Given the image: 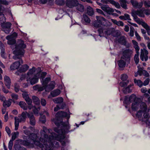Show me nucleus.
<instances>
[{"mask_svg": "<svg viewBox=\"0 0 150 150\" xmlns=\"http://www.w3.org/2000/svg\"><path fill=\"white\" fill-rule=\"evenodd\" d=\"M13 145V142L12 141L10 140L9 142L8 145V148L9 150H11Z\"/></svg>", "mask_w": 150, "mask_h": 150, "instance_id": "obj_57", "label": "nucleus"}, {"mask_svg": "<svg viewBox=\"0 0 150 150\" xmlns=\"http://www.w3.org/2000/svg\"><path fill=\"white\" fill-rule=\"evenodd\" d=\"M30 140L34 142V144L40 147H43V144L40 143V141L37 140V135L34 133H32L30 136Z\"/></svg>", "mask_w": 150, "mask_h": 150, "instance_id": "obj_5", "label": "nucleus"}, {"mask_svg": "<svg viewBox=\"0 0 150 150\" xmlns=\"http://www.w3.org/2000/svg\"><path fill=\"white\" fill-rule=\"evenodd\" d=\"M136 95L134 94L131 95L129 97L128 96H126L125 97V102L127 100L130 103L133 101L134 98H135Z\"/></svg>", "mask_w": 150, "mask_h": 150, "instance_id": "obj_11", "label": "nucleus"}, {"mask_svg": "<svg viewBox=\"0 0 150 150\" xmlns=\"http://www.w3.org/2000/svg\"><path fill=\"white\" fill-rule=\"evenodd\" d=\"M87 13L90 16H92L94 13L92 7L88 6L87 8Z\"/></svg>", "mask_w": 150, "mask_h": 150, "instance_id": "obj_19", "label": "nucleus"}, {"mask_svg": "<svg viewBox=\"0 0 150 150\" xmlns=\"http://www.w3.org/2000/svg\"><path fill=\"white\" fill-rule=\"evenodd\" d=\"M134 18V20L138 23L139 24H140V20L138 18V17L137 16H133Z\"/></svg>", "mask_w": 150, "mask_h": 150, "instance_id": "obj_63", "label": "nucleus"}, {"mask_svg": "<svg viewBox=\"0 0 150 150\" xmlns=\"http://www.w3.org/2000/svg\"><path fill=\"white\" fill-rule=\"evenodd\" d=\"M19 106L24 110H26L28 109V106L26 103L23 101H21L19 102Z\"/></svg>", "mask_w": 150, "mask_h": 150, "instance_id": "obj_26", "label": "nucleus"}, {"mask_svg": "<svg viewBox=\"0 0 150 150\" xmlns=\"http://www.w3.org/2000/svg\"><path fill=\"white\" fill-rule=\"evenodd\" d=\"M129 83V80H127L126 82L122 81L120 82L119 85L121 87L125 88L127 86Z\"/></svg>", "mask_w": 150, "mask_h": 150, "instance_id": "obj_35", "label": "nucleus"}, {"mask_svg": "<svg viewBox=\"0 0 150 150\" xmlns=\"http://www.w3.org/2000/svg\"><path fill=\"white\" fill-rule=\"evenodd\" d=\"M39 121L42 123H45L46 122V117L45 115H43L40 117L39 119Z\"/></svg>", "mask_w": 150, "mask_h": 150, "instance_id": "obj_47", "label": "nucleus"}, {"mask_svg": "<svg viewBox=\"0 0 150 150\" xmlns=\"http://www.w3.org/2000/svg\"><path fill=\"white\" fill-rule=\"evenodd\" d=\"M70 116L67 112L63 111H59L55 115V118L52 121L55 125L57 127L54 128V131L55 132L59 133H67L69 132L72 131H69L70 126L69 123V119Z\"/></svg>", "mask_w": 150, "mask_h": 150, "instance_id": "obj_1", "label": "nucleus"}, {"mask_svg": "<svg viewBox=\"0 0 150 150\" xmlns=\"http://www.w3.org/2000/svg\"><path fill=\"white\" fill-rule=\"evenodd\" d=\"M139 98H137L136 96L134 98L132 105V108L133 111H136L138 109L137 106L139 104Z\"/></svg>", "mask_w": 150, "mask_h": 150, "instance_id": "obj_6", "label": "nucleus"}, {"mask_svg": "<svg viewBox=\"0 0 150 150\" xmlns=\"http://www.w3.org/2000/svg\"><path fill=\"white\" fill-rule=\"evenodd\" d=\"M14 147L16 150H27L25 148L18 145H14Z\"/></svg>", "mask_w": 150, "mask_h": 150, "instance_id": "obj_38", "label": "nucleus"}, {"mask_svg": "<svg viewBox=\"0 0 150 150\" xmlns=\"http://www.w3.org/2000/svg\"><path fill=\"white\" fill-rule=\"evenodd\" d=\"M11 103L9 100H5L4 101L3 104V105L4 107H9L11 105Z\"/></svg>", "mask_w": 150, "mask_h": 150, "instance_id": "obj_36", "label": "nucleus"}, {"mask_svg": "<svg viewBox=\"0 0 150 150\" xmlns=\"http://www.w3.org/2000/svg\"><path fill=\"white\" fill-rule=\"evenodd\" d=\"M130 2L134 8H139L142 7V4H139L138 2L136 0H130Z\"/></svg>", "mask_w": 150, "mask_h": 150, "instance_id": "obj_13", "label": "nucleus"}, {"mask_svg": "<svg viewBox=\"0 0 150 150\" xmlns=\"http://www.w3.org/2000/svg\"><path fill=\"white\" fill-rule=\"evenodd\" d=\"M27 103L29 105H31L32 103V101L30 98L28 99L25 100Z\"/></svg>", "mask_w": 150, "mask_h": 150, "instance_id": "obj_62", "label": "nucleus"}, {"mask_svg": "<svg viewBox=\"0 0 150 150\" xmlns=\"http://www.w3.org/2000/svg\"><path fill=\"white\" fill-rule=\"evenodd\" d=\"M134 83L137 84V85L140 87H141L143 85V83L140 80H137L136 79H134Z\"/></svg>", "mask_w": 150, "mask_h": 150, "instance_id": "obj_28", "label": "nucleus"}, {"mask_svg": "<svg viewBox=\"0 0 150 150\" xmlns=\"http://www.w3.org/2000/svg\"><path fill=\"white\" fill-rule=\"evenodd\" d=\"M50 80L51 78L50 77L46 78L42 82V85L43 86H46Z\"/></svg>", "mask_w": 150, "mask_h": 150, "instance_id": "obj_32", "label": "nucleus"}, {"mask_svg": "<svg viewBox=\"0 0 150 150\" xmlns=\"http://www.w3.org/2000/svg\"><path fill=\"white\" fill-rule=\"evenodd\" d=\"M138 53V54H135L134 56V59L135 62V63L136 64H137L139 62V52Z\"/></svg>", "mask_w": 150, "mask_h": 150, "instance_id": "obj_44", "label": "nucleus"}, {"mask_svg": "<svg viewBox=\"0 0 150 150\" xmlns=\"http://www.w3.org/2000/svg\"><path fill=\"white\" fill-rule=\"evenodd\" d=\"M35 68L34 67H33L32 69H30L27 73L28 75H31L35 72Z\"/></svg>", "mask_w": 150, "mask_h": 150, "instance_id": "obj_40", "label": "nucleus"}, {"mask_svg": "<svg viewBox=\"0 0 150 150\" xmlns=\"http://www.w3.org/2000/svg\"><path fill=\"white\" fill-rule=\"evenodd\" d=\"M24 146H28L29 148H33L34 147V144L31 143L28 140H25Z\"/></svg>", "mask_w": 150, "mask_h": 150, "instance_id": "obj_30", "label": "nucleus"}, {"mask_svg": "<svg viewBox=\"0 0 150 150\" xmlns=\"http://www.w3.org/2000/svg\"><path fill=\"white\" fill-rule=\"evenodd\" d=\"M28 114H29L27 112H23L21 114V117H23V119H26V118L27 115L28 116Z\"/></svg>", "mask_w": 150, "mask_h": 150, "instance_id": "obj_54", "label": "nucleus"}, {"mask_svg": "<svg viewBox=\"0 0 150 150\" xmlns=\"http://www.w3.org/2000/svg\"><path fill=\"white\" fill-rule=\"evenodd\" d=\"M111 4L114 5L117 8H120V5L117 2L113 0H108Z\"/></svg>", "mask_w": 150, "mask_h": 150, "instance_id": "obj_21", "label": "nucleus"}, {"mask_svg": "<svg viewBox=\"0 0 150 150\" xmlns=\"http://www.w3.org/2000/svg\"><path fill=\"white\" fill-rule=\"evenodd\" d=\"M128 78V76L125 74H122L121 76L120 79L123 81H127Z\"/></svg>", "mask_w": 150, "mask_h": 150, "instance_id": "obj_39", "label": "nucleus"}, {"mask_svg": "<svg viewBox=\"0 0 150 150\" xmlns=\"http://www.w3.org/2000/svg\"><path fill=\"white\" fill-rule=\"evenodd\" d=\"M1 55L3 58L6 59V55L5 54V51H1Z\"/></svg>", "mask_w": 150, "mask_h": 150, "instance_id": "obj_59", "label": "nucleus"}, {"mask_svg": "<svg viewBox=\"0 0 150 150\" xmlns=\"http://www.w3.org/2000/svg\"><path fill=\"white\" fill-rule=\"evenodd\" d=\"M11 97L12 99L17 100L18 98V96L16 94L12 93L11 95Z\"/></svg>", "mask_w": 150, "mask_h": 150, "instance_id": "obj_58", "label": "nucleus"}, {"mask_svg": "<svg viewBox=\"0 0 150 150\" xmlns=\"http://www.w3.org/2000/svg\"><path fill=\"white\" fill-rule=\"evenodd\" d=\"M48 143L51 148L54 149V148L55 146L54 145V141H52L50 139H49Z\"/></svg>", "mask_w": 150, "mask_h": 150, "instance_id": "obj_45", "label": "nucleus"}, {"mask_svg": "<svg viewBox=\"0 0 150 150\" xmlns=\"http://www.w3.org/2000/svg\"><path fill=\"white\" fill-rule=\"evenodd\" d=\"M4 84L5 86L8 88L9 89L11 87V79L7 76H5L4 77Z\"/></svg>", "mask_w": 150, "mask_h": 150, "instance_id": "obj_9", "label": "nucleus"}, {"mask_svg": "<svg viewBox=\"0 0 150 150\" xmlns=\"http://www.w3.org/2000/svg\"><path fill=\"white\" fill-rule=\"evenodd\" d=\"M120 2L121 6L123 8L125 9H127L126 0H120Z\"/></svg>", "mask_w": 150, "mask_h": 150, "instance_id": "obj_22", "label": "nucleus"}, {"mask_svg": "<svg viewBox=\"0 0 150 150\" xmlns=\"http://www.w3.org/2000/svg\"><path fill=\"white\" fill-rule=\"evenodd\" d=\"M61 93V91L59 89L54 90L52 91L50 94L53 97H55L58 96Z\"/></svg>", "mask_w": 150, "mask_h": 150, "instance_id": "obj_16", "label": "nucleus"}, {"mask_svg": "<svg viewBox=\"0 0 150 150\" xmlns=\"http://www.w3.org/2000/svg\"><path fill=\"white\" fill-rule=\"evenodd\" d=\"M39 79V77H38L36 75H34L33 78H27V81H30V84L33 85L38 82Z\"/></svg>", "mask_w": 150, "mask_h": 150, "instance_id": "obj_8", "label": "nucleus"}, {"mask_svg": "<svg viewBox=\"0 0 150 150\" xmlns=\"http://www.w3.org/2000/svg\"><path fill=\"white\" fill-rule=\"evenodd\" d=\"M137 15H138L139 16L141 17H144V15L143 13V11L141 10H138Z\"/></svg>", "mask_w": 150, "mask_h": 150, "instance_id": "obj_50", "label": "nucleus"}, {"mask_svg": "<svg viewBox=\"0 0 150 150\" xmlns=\"http://www.w3.org/2000/svg\"><path fill=\"white\" fill-rule=\"evenodd\" d=\"M34 109H33V111L35 113L37 114L38 113V111L40 109V107H38L37 108L35 106H33Z\"/></svg>", "mask_w": 150, "mask_h": 150, "instance_id": "obj_48", "label": "nucleus"}, {"mask_svg": "<svg viewBox=\"0 0 150 150\" xmlns=\"http://www.w3.org/2000/svg\"><path fill=\"white\" fill-rule=\"evenodd\" d=\"M142 113H143V112L142 110H139L137 111L136 114V116L137 117L140 118L142 117Z\"/></svg>", "mask_w": 150, "mask_h": 150, "instance_id": "obj_51", "label": "nucleus"}, {"mask_svg": "<svg viewBox=\"0 0 150 150\" xmlns=\"http://www.w3.org/2000/svg\"><path fill=\"white\" fill-rule=\"evenodd\" d=\"M119 60L117 62L119 67L120 68H123L125 67L126 64V62L122 59Z\"/></svg>", "mask_w": 150, "mask_h": 150, "instance_id": "obj_18", "label": "nucleus"}, {"mask_svg": "<svg viewBox=\"0 0 150 150\" xmlns=\"http://www.w3.org/2000/svg\"><path fill=\"white\" fill-rule=\"evenodd\" d=\"M117 41L121 45H126L127 41L124 36H122L119 38L117 40Z\"/></svg>", "mask_w": 150, "mask_h": 150, "instance_id": "obj_14", "label": "nucleus"}, {"mask_svg": "<svg viewBox=\"0 0 150 150\" xmlns=\"http://www.w3.org/2000/svg\"><path fill=\"white\" fill-rule=\"evenodd\" d=\"M132 90L130 88H129L127 87L125 88H124L123 90V92L125 94H127L129 93L132 92Z\"/></svg>", "mask_w": 150, "mask_h": 150, "instance_id": "obj_43", "label": "nucleus"}, {"mask_svg": "<svg viewBox=\"0 0 150 150\" xmlns=\"http://www.w3.org/2000/svg\"><path fill=\"white\" fill-rule=\"evenodd\" d=\"M124 16H125V20H131V19L130 18V16L129 14H127V13H125L124 14Z\"/></svg>", "mask_w": 150, "mask_h": 150, "instance_id": "obj_60", "label": "nucleus"}, {"mask_svg": "<svg viewBox=\"0 0 150 150\" xmlns=\"http://www.w3.org/2000/svg\"><path fill=\"white\" fill-rule=\"evenodd\" d=\"M131 50L129 49H126L124 50L122 52L121 59H124L126 61H127L129 63L131 56Z\"/></svg>", "mask_w": 150, "mask_h": 150, "instance_id": "obj_4", "label": "nucleus"}, {"mask_svg": "<svg viewBox=\"0 0 150 150\" xmlns=\"http://www.w3.org/2000/svg\"><path fill=\"white\" fill-rule=\"evenodd\" d=\"M79 4L77 0H67L66 5L70 8H73L74 7L76 6Z\"/></svg>", "mask_w": 150, "mask_h": 150, "instance_id": "obj_7", "label": "nucleus"}, {"mask_svg": "<svg viewBox=\"0 0 150 150\" xmlns=\"http://www.w3.org/2000/svg\"><path fill=\"white\" fill-rule=\"evenodd\" d=\"M40 103L43 106H45L47 103L46 100L43 98L41 99Z\"/></svg>", "mask_w": 150, "mask_h": 150, "instance_id": "obj_52", "label": "nucleus"}, {"mask_svg": "<svg viewBox=\"0 0 150 150\" xmlns=\"http://www.w3.org/2000/svg\"><path fill=\"white\" fill-rule=\"evenodd\" d=\"M141 51L140 58L142 61H144V59L145 56V55L144 54V50L142 49L141 50Z\"/></svg>", "mask_w": 150, "mask_h": 150, "instance_id": "obj_46", "label": "nucleus"}, {"mask_svg": "<svg viewBox=\"0 0 150 150\" xmlns=\"http://www.w3.org/2000/svg\"><path fill=\"white\" fill-rule=\"evenodd\" d=\"M33 89L34 90L40 92L43 91L44 89L46 90V88L45 86H42L40 85L37 84L33 86Z\"/></svg>", "mask_w": 150, "mask_h": 150, "instance_id": "obj_10", "label": "nucleus"}, {"mask_svg": "<svg viewBox=\"0 0 150 150\" xmlns=\"http://www.w3.org/2000/svg\"><path fill=\"white\" fill-rule=\"evenodd\" d=\"M143 71V73L142 75L146 77H149V74L146 70H144Z\"/></svg>", "mask_w": 150, "mask_h": 150, "instance_id": "obj_64", "label": "nucleus"}, {"mask_svg": "<svg viewBox=\"0 0 150 150\" xmlns=\"http://www.w3.org/2000/svg\"><path fill=\"white\" fill-rule=\"evenodd\" d=\"M29 68V66L26 64L22 65L18 70L20 73L24 72L27 71Z\"/></svg>", "mask_w": 150, "mask_h": 150, "instance_id": "obj_15", "label": "nucleus"}, {"mask_svg": "<svg viewBox=\"0 0 150 150\" xmlns=\"http://www.w3.org/2000/svg\"><path fill=\"white\" fill-rule=\"evenodd\" d=\"M0 49L1 51H5L4 45L1 41H0Z\"/></svg>", "mask_w": 150, "mask_h": 150, "instance_id": "obj_53", "label": "nucleus"}, {"mask_svg": "<svg viewBox=\"0 0 150 150\" xmlns=\"http://www.w3.org/2000/svg\"><path fill=\"white\" fill-rule=\"evenodd\" d=\"M21 91L23 93L22 94V95L23 97L25 99V100L29 98V97L27 92H24L22 91Z\"/></svg>", "mask_w": 150, "mask_h": 150, "instance_id": "obj_41", "label": "nucleus"}, {"mask_svg": "<svg viewBox=\"0 0 150 150\" xmlns=\"http://www.w3.org/2000/svg\"><path fill=\"white\" fill-rule=\"evenodd\" d=\"M55 2L56 4L59 6H62L65 4L64 0H56Z\"/></svg>", "mask_w": 150, "mask_h": 150, "instance_id": "obj_37", "label": "nucleus"}, {"mask_svg": "<svg viewBox=\"0 0 150 150\" xmlns=\"http://www.w3.org/2000/svg\"><path fill=\"white\" fill-rule=\"evenodd\" d=\"M16 43V40L14 39L11 38L8 40L7 41V44L9 45H13Z\"/></svg>", "mask_w": 150, "mask_h": 150, "instance_id": "obj_42", "label": "nucleus"}, {"mask_svg": "<svg viewBox=\"0 0 150 150\" xmlns=\"http://www.w3.org/2000/svg\"><path fill=\"white\" fill-rule=\"evenodd\" d=\"M101 8L104 11H107L108 8H109V7L108 5H103Z\"/></svg>", "mask_w": 150, "mask_h": 150, "instance_id": "obj_55", "label": "nucleus"}, {"mask_svg": "<svg viewBox=\"0 0 150 150\" xmlns=\"http://www.w3.org/2000/svg\"><path fill=\"white\" fill-rule=\"evenodd\" d=\"M45 86L46 91H49L52 90L55 87L54 85L52 83H50Z\"/></svg>", "mask_w": 150, "mask_h": 150, "instance_id": "obj_20", "label": "nucleus"}, {"mask_svg": "<svg viewBox=\"0 0 150 150\" xmlns=\"http://www.w3.org/2000/svg\"><path fill=\"white\" fill-rule=\"evenodd\" d=\"M104 32L105 35H108L113 34L114 31L110 28H108L105 29Z\"/></svg>", "mask_w": 150, "mask_h": 150, "instance_id": "obj_29", "label": "nucleus"}, {"mask_svg": "<svg viewBox=\"0 0 150 150\" xmlns=\"http://www.w3.org/2000/svg\"><path fill=\"white\" fill-rule=\"evenodd\" d=\"M33 103L36 105H40V101L39 98L37 96H33L32 97Z\"/></svg>", "mask_w": 150, "mask_h": 150, "instance_id": "obj_17", "label": "nucleus"}, {"mask_svg": "<svg viewBox=\"0 0 150 150\" xmlns=\"http://www.w3.org/2000/svg\"><path fill=\"white\" fill-rule=\"evenodd\" d=\"M28 117L30 119V124L32 126H34L35 124L36 121L35 118L32 114H28Z\"/></svg>", "mask_w": 150, "mask_h": 150, "instance_id": "obj_12", "label": "nucleus"}, {"mask_svg": "<svg viewBox=\"0 0 150 150\" xmlns=\"http://www.w3.org/2000/svg\"><path fill=\"white\" fill-rule=\"evenodd\" d=\"M53 101L55 103L60 104L63 102V99L62 97H60L54 99Z\"/></svg>", "mask_w": 150, "mask_h": 150, "instance_id": "obj_33", "label": "nucleus"}, {"mask_svg": "<svg viewBox=\"0 0 150 150\" xmlns=\"http://www.w3.org/2000/svg\"><path fill=\"white\" fill-rule=\"evenodd\" d=\"M11 23L8 22L3 23L1 25L2 28H6L11 29Z\"/></svg>", "mask_w": 150, "mask_h": 150, "instance_id": "obj_27", "label": "nucleus"}, {"mask_svg": "<svg viewBox=\"0 0 150 150\" xmlns=\"http://www.w3.org/2000/svg\"><path fill=\"white\" fill-rule=\"evenodd\" d=\"M26 47V45L24 44V41L22 40L18 44L15 45V50L13 51V54L15 55L13 56V58L15 60L19 59V61L15 62L11 65V70L17 69L21 65V62H23L21 58L24 54L25 50L24 49Z\"/></svg>", "mask_w": 150, "mask_h": 150, "instance_id": "obj_2", "label": "nucleus"}, {"mask_svg": "<svg viewBox=\"0 0 150 150\" xmlns=\"http://www.w3.org/2000/svg\"><path fill=\"white\" fill-rule=\"evenodd\" d=\"M77 10L81 12H83L84 11V6L81 4H79L77 6Z\"/></svg>", "mask_w": 150, "mask_h": 150, "instance_id": "obj_34", "label": "nucleus"}, {"mask_svg": "<svg viewBox=\"0 0 150 150\" xmlns=\"http://www.w3.org/2000/svg\"><path fill=\"white\" fill-rule=\"evenodd\" d=\"M83 23L85 21V23H89L91 21L90 18L86 14H83V18L82 20Z\"/></svg>", "mask_w": 150, "mask_h": 150, "instance_id": "obj_25", "label": "nucleus"}, {"mask_svg": "<svg viewBox=\"0 0 150 150\" xmlns=\"http://www.w3.org/2000/svg\"><path fill=\"white\" fill-rule=\"evenodd\" d=\"M132 42L133 44L134 48H135L137 53L139 51L140 48L138 45L137 42L134 40H132Z\"/></svg>", "mask_w": 150, "mask_h": 150, "instance_id": "obj_23", "label": "nucleus"}, {"mask_svg": "<svg viewBox=\"0 0 150 150\" xmlns=\"http://www.w3.org/2000/svg\"><path fill=\"white\" fill-rule=\"evenodd\" d=\"M147 106L146 103H142L140 105V110H142V112H145L147 111Z\"/></svg>", "mask_w": 150, "mask_h": 150, "instance_id": "obj_24", "label": "nucleus"}, {"mask_svg": "<svg viewBox=\"0 0 150 150\" xmlns=\"http://www.w3.org/2000/svg\"><path fill=\"white\" fill-rule=\"evenodd\" d=\"M0 3L1 4L7 5H8V3L6 0H0Z\"/></svg>", "mask_w": 150, "mask_h": 150, "instance_id": "obj_56", "label": "nucleus"}, {"mask_svg": "<svg viewBox=\"0 0 150 150\" xmlns=\"http://www.w3.org/2000/svg\"><path fill=\"white\" fill-rule=\"evenodd\" d=\"M142 26L147 30H150V27L146 23L144 22Z\"/></svg>", "mask_w": 150, "mask_h": 150, "instance_id": "obj_49", "label": "nucleus"}, {"mask_svg": "<svg viewBox=\"0 0 150 150\" xmlns=\"http://www.w3.org/2000/svg\"><path fill=\"white\" fill-rule=\"evenodd\" d=\"M150 81L149 78H147L144 81L143 83V85L144 86H146L148 84Z\"/></svg>", "mask_w": 150, "mask_h": 150, "instance_id": "obj_61", "label": "nucleus"}, {"mask_svg": "<svg viewBox=\"0 0 150 150\" xmlns=\"http://www.w3.org/2000/svg\"><path fill=\"white\" fill-rule=\"evenodd\" d=\"M96 18L97 20L94 22L93 25L96 28H99L98 31L99 35L101 37L103 36L105 34V29L103 27H100L101 25L107 27H109L110 26V23L105 18L101 16H97Z\"/></svg>", "mask_w": 150, "mask_h": 150, "instance_id": "obj_3", "label": "nucleus"}, {"mask_svg": "<svg viewBox=\"0 0 150 150\" xmlns=\"http://www.w3.org/2000/svg\"><path fill=\"white\" fill-rule=\"evenodd\" d=\"M19 119L17 118V117H15V130H17L18 129L19 122H20L19 121Z\"/></svg>", "mask_w": 150, "mask_h": 150, "instance_id": "obj_31", "label": "nucleus"}]
</instances>
